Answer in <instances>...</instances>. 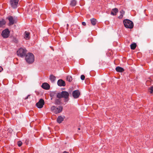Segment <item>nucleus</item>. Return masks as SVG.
Masks as SVG:
<instances>
[{"label": "nucleus", "mask_w": 153, "mask_h": 153, "mask_svg": "<svg viewBox=\"0 0 153 153\" xmlns=\"http://www.w3.org/2000/svg\"><path fill=\"white\" fill-rule=\"evenodd\" d=\"M82 24L84 26H85L86 25V24L85 22H82Z\"/></svg>", "instance_id": "obj_30"}, {"label": "nucleus", "mask_w": 153, "mask_h": 153, "mask_svg": "<svg viewBox=\"0 0 153 153\" xmlns=\"http://www.w3.org/2000/svg\"><path fill=\"white\" fill-rule=\"evenodd\" d=\"M44 104L45 102L44 100L42 99H40L39 101L36 103V106L38 108H41L43 107Z\"/></svg>", "instance_id": "obj_7"}, {"label": "nucleus", "mask_w": 153, "mask_h": 153, "mask_svg": "<svg viewBox=\"0 0 153 153\" xmlns=\"http://www.w3.org/2000/svg\"><path fill=\"white\" fill-rule=\"evenodd\" d=\"M136 44L135 43L131 44L130 46L132 50L134 49L136 47Z\"/></svg>", "instance_id": "obj_21"}, {"label": "nucleus", "mask_w": 153, "mask_h": 153, "mask_svg": "<svg viewBox=\"0 0 153 153\" xmlns=\"http://www.w3.org/2000/svg\"><path fill=\"white\" fill-rule=\"evenodd\" d=\"M80 128H78V130H80Z\"/></svg>", "instance_id": "obj_36"}, {"label": "nucleus", "mask_w": 153, "mask_h": 153, "mask_svg": "<svg viewBox=\"0 0 153 153\" xmlns=\"http://www.w3.org/2000/svg\"><path fill=\"white\" fill-rule=\"evenodd\" d=\"M56 97L58 98H63L65 102H68L69 100V93L65 91H63L61 93H57L56 94Z\"/></svg>", "instance_id": "obj_1"}, {"label": "nucleus", "mask_w": 153, "mask_h": 153, "mask_svg": "<svg viewBox=\"0 0 153 153\" xmlns=\"http://www.w3.org/2000/svg\"><path fill=\"white\" fill-rule=\"evenodd\" d=\"M91 23L92 25H95L97 23V20L94 18H92L90 19Z\"/></svg>", "instance_id": "obj_17"}, {"label": "nucleus", "mask_w": 153, "mask_h": 153, "mask_svg": "<svg viewBox=\"0 0 153 153\" xmlns=\"http://www.w3.org/2000/svg\"><path fill=\"white\" fill-rule=\"evenodd\" d=\"M42 87L45 89L48 90L50 88V86L49 84L47 83H44L42 85Z\"/></svg>", "instance_id": "obj_11"}, {"label": "nucleus", "mask_w": 153, "mask_h": 153, "mask_svg": "<svg viewBox=\"0 0 153 153\" xmlns=\"http://www.w3.org/2000/svg\"><path fill=\"white\" fill-rule=\"evenodd\" d=\"M78 28V26L76 25H73L71 26V29L72 30L74 31L75 30Z\"/></svg>", "instance_id": "obj_22"}, {"label": "nucleus", "mask_w": 153, "mask_h": 153, "mask_svg": "<svg viewBox=\"0 0 153 153\" xmlns=\"http://www.w3.org/2000/svg\"><path fill=\"white\" fill-rule=\"evenodd\" d=\"M17 144L18 146L20 147L22 145V143L21 141H19L18 142Z\"/></svg>", "instance_id": "obj_28"}, {"label": "nucleus", "mask_w": 153, "mask_h": 153, "mask_svg": "<svg viewBox=\"0 0 153 153\" xmlns=\"http://www.w3.org/2000/svg\"><path fill=\"white\" fill-rule=\"evenodd\" d=\"M63 153H68V152H67L66 151H64Z\"/></svg>", "instance_id": "obj_34"}, {"label": "nucleus", "mask_w": 153, "mask_h": 153, "mask_svg": "<svg viewBox=\"0 0 153 153\" xmlns=\"http://www.w3.org/2000/svg\"><path fill=\"white\" fill-rule=\"evenodd\" d=\"M9 33V31L8 29H7L3 31L1 33V35L4 38H6L8 37Z\"/></svg>", "instance_id": "obj_8"}, {"label": "nucleus", "mask_w": 153, "mask_h": 153, "mask_svg": "<svg viewBox=\"0 0 153 153\" xmlns=\"http://www.w3.org/2000/svg\"><path fill=\"white\" fill-rule=\"evenodd\" d=\"M57 94L55 92H52L50 94V96L51 97H53V96H54L56 94H56Z\"/></svg>", "instance_id": "obj_27"}, {"label": "nucleus", "mask_w": 153, "mask_h": 153, "mask_svg": "<svg viewBox=\"0 0 153 153\" xmlns=\"http://www.w3.org/2000/svg\"><path fill=\"white\" fill-rule=\"evenodd\" d=\"M64 119V118L62 116H59L57 118V121L58 123H60Z\"/></svg>", "instance_id": "obj_16"}, {"label": "nucleus", "mask_w": 153, "mask_h": 153, "mask_svg": "<svg viewBox=\"0 0 153 153\" xmlns=\"http://www.w3.org/2000/svg\"><path fill=\"white\" fill-rule=\"evenodd\" d=\"M24 38L26 40L29 39L30 38V33L27 31H25L24 33Z\"/></svg>", "instance_id": "obj_14"}, {"label": "nucleus", "mask_w": 153, "mask_h": 153, "mask_svg": "<svg viewBox=\"0 0 153 153\" xmlns=\"http://www.w3.org/2000/svg\"><path fill=\"white\" fill-rule=\"evenodd\" d=\"M58 85L60 86H64L65 85V82L62 79H59L57 82Z\"/></svg>", "instance_id": "obj_10"}, {"label": "nucleus", "mask_w": 153, "mask_h": 153, "mask_svg": "<svg viewBox=\"0 0 153 153\" xmlns=\"http://www.w3.org/2000/svg\"><path fill=\"white\" fill-rule=\"evenodd\" d=\"M25 59L28 63H32L34 60V56L31 53H27L25 56Z\"/></svg>", "instance_id": "obj_2"}, {"label": "nucleus", "mask_w": 153, "mask_h": 153, "mask_svg": "<svg viewBox=\"0 0 153 153\" xmlns=\"http://www.w3.org/2000/svg\"><path fill=\"white\" fill-rule=\"evenodd\" d=\"M68 26H69L68 24H67V27H68Z\"/></svg>", "instance_id": "obj_35"}, {"label": "nucleus", "mask_w": 153, "mask_h": 153, "mask_svg": "<svg viewBox=\"0 0 153 153\" xmlns=\"http://www.w3.org/2000/svg\"><path fill=\"white\" fill-rule=\"evenodd\" d=\"M123 23L125 27L126 28L131 29L133 27V22L128 19H126L123 21Z\"/></svg>", "instance_id": "obj_3"}, {"label": "nucleus", "mask_w": 153, "mask_h": 153, "mask_svg": "<svg viewBox=\"0 0 153 153\" xmlns=\"http://www.w3.org/2000/svg\"><path fill=\"white\" fill-rule=\"evenodd\" d=\"M2 70V68L0 66V72H1Z\"/></svg>", "instance_id": "obj_32"}, {"label": "nucleus", "mask_w": 153, "mask_h": 153, "mask_svg": "<svg viewBox=\"0 0 153 153\" xmlns=\"http://www.w3.org/2000/svg\"><path fill=\"white\" fill-rule=\"evenodd\" d=\"M31 5H33V6H34V7H35V4H34V3H33V4H31Z\"/></svg>", "instance_id": "obj_33"}, {"label": "nucleus", "mask_w": 153, "mask_h": 153, "mask_svg": "<svg viewBox=\"0 0 153 153\" xmlns=\"http://www.w3.org/2000/svg\"><path fill=\"white\" fill-rule=\"evenodd\" d=\"M62 108V107L61 106L56 107L55 106H53L51 108V111L55 114H57L61 112Z\"/></svg>", "instance_id": "obj_4"}, {"label": "nucleus", "mask_w": 153, "mask_h": 153, "mask_svg": "<svg viewBox=\"0 0 153 153\" xmlns=\"http://www.w3.org/2000/svg\"><path fill=\"white\" fill-rule=\"evenodd\" d=\"M26 50L25 49L20 48L17 51V55L21 57L24 56L26 54Z\"/></svg>", "instance_id": "obj_5"}, {"label": "nucleus", "mask_w": 153, "mask_h": 153, "mask_svg": "<svg viewBox=\"0 0 153 153\" xmlns=\"http://www.w3.org/2000/svg\"><path fill=\"white\" fill-rule=\"evenodd\" d=\"M30 96V95H28L27 97H26L25 98V100H26L28 98V97Z\"/></svg>", "instance_id": "obj_31"}, {"label": "nucleus", "mask_w": 153, "mask_h": 153, "mask_svg": "<svg viewBox=\"0 0 153 153\" xmlns=\"http://www.w3.org/2000/svg\"><path fill=\"white\" fill-rule=\"evenodd\" d=\"M5 24V21L2 20V21H0V27H2Z\"/></svg>", "instance_id": "obj_24"}, {"label": "nucleus", "mask_w": 153, "mask_h": 153, "mask_svg": "<svg viewBox=\"0 0 153 153\" xmlns=\"http://www.w3.org/2000/svg\"><path fill=\"white\" fill-rule=\"evenodd\" d=\"M49 79L52 82H54L56 79V77L53 75H51L50 76Z\"/></svg>", "instance_id": "obj_18"}, {"label": "nucleus", "mask_w": 153, "mask_h": 153, "mask_svg": "<svg viewBox=\"0 0 153 153\" xmlns=\"http://www.w3.org/2000/svg\"><path fill=\"white\" fill-rule=\"evenodd\" d=\"M67 80L69 82L71 81L72 78V77L70 76H68L66 78Z\"/></svg>", "instance_id": "obj_25"}, {"label": "nucleus", "mask_w": 153, "mask_h": 153, "mask_svg": "<svg viewBox=\"0 0 153 153\" xmlns=\"http://www.w3.org/2000/svg\"><path fill=\"white\" fill-rule=\"evenodd\" d=\"M149 91L150 93H153V86H151L150 88L149 89Z\"/></svg>", "instance_id": "obj_26"}, {"label": "nucleus", "mask_w": 153, "mask_h": 153, "mask_svg": "<svg viewBox=\"0 0 153 153\" xmlns=\"http://www.w3.org/2000/svg\"><path fill=\"white\" fill-rule=\"evenodd\" d=\"M9 21V24L10 25H13L15 23V20L12 16H10L8 18Z\"/></svg>", "instance_id": "obj_12"}, {"label": "nucleus", "mask_w": 153, "mask_h": 153, "mask_svg": "<svg viewBox=\"0 0 153 153\" xmlns=\"http://www.w3.org/2000/svg\"><path fill=\"white\" fill-rule=\"evenodd\" d=\"M19 1V0H10V4L12 7L16 8L18 7Z\"/></svg>", "instance_id": "obj_6"}, {"label": "nucleus", "mask_w": 153, "mask_h": 153, "mask_svg": "<svg viewBox=\"0 0 153 153\" xmlns=\"http://www.w3.org/2000/svg\"><path fill=\"white\" fill-rule=\"evenodd\" d=\"M116 70L117 72H122L124 71V69L122 67L118 66L116 68Z\"/></svg>", "instance_id": "obj_15"}, {"label": "nucleus", "mask_w": 153, "mask_h": 153, "mask_svg": "<svg viewBox=\"0 0 153 153\" xmlns=\"http://www.w3.org/2000/svg\"><path fill=\"white\" fill-rule=\"evenodd\" d=\"M118 12V9L117 8L113 9L111 12V15L115 16L116 15V13Z\"/></svg>", "instance_id": "obj_13"}, {"label": "nucleus", "mask_w": 153, "mask_h": 153, "mask_svg": "<svg viewBox=\"0 0 153 153\" xmlns=\"http://www.w3.org/2000/svg\"><path fill=\"white\" fill-rule=\"evenodd\" d=\"M60 98H58V99H56L55 100V103L56 104L59 105L60 104L61 101L60 99Z\"/></svg>", "instance_id": "obj_23"}, {"label": "nucleus", "mask_w": 153, "mask_h": 153, "mask_svg": "<svg viewBox=\"0 0 153 153\" xmlns=\"http://www.w3.org/2000/svg\"><path fill=\"white\" fill-rule=\"evenodd\" d=\"M76 4V0H72L70 3V5L72 6H75Z\"/></svg>", "instance_id": "obj_19"}, {"label": "nucleus", "mask_w": 153, "mask_h": 153, "mask_svg": "<svg viewBox=\"0 0 153 153\" xmlns=\"http://www.w3.org/2000/svg\"><path fill=\"white\" fill-rule=\"evenodd\" d=\"M120 13L121 14L120 16H119L118 18H121L123 17V14L125 13V11L123 10H121L120 11Z\"/></svg>", "instance_id": "obj_20"}, {"label": "nucleus", "mask_w": 153, "mask_h": 153, "mask_svg": "<svg viewBox=\"0 0 153 153\" xmlns=\"http://www.w3.org/2000/svg\"><path fill=\"white\" fill-rule=\"evenodd\" d=\"M80 95V92L78 90H75L73 92L72 95L74 98L79 97Z\"/></svg>", "instance_id": "obj_9"}, {"label": "nucleus", "mask_w": 153, "mask_h": 153, "mask_svg": "<svg viewBox=\"0 0 153 153\" xmlns=\"http://www.w3.org/2000/svg\"><path fill=\"white\" fill-rule=\"evenodd\" d=\"M85 79V76L84 75H82L81 76V79L82 80H84Z\"/></svg>", "instance_id": "obj_29"}]
</instances>
